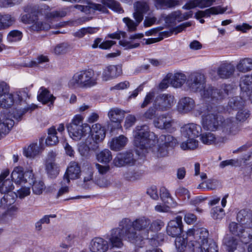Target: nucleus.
Segmentation results:
<instances>
[{
  "label": "nucleus",
  "instance_id": "obj_1",
  "mask_svg": "<svg viewBox=\"0 0 252 252\" xmlns=\"http://www.w3.org/2000/svg\"><path fill=\"white\" fill-rule=\"evenodd\" d=\"M150 219L146 216H140L131 221L128 218H124L119 222L126 231L128 241L139 247L142 242L148 238L150 232Z\"/></svg>",
  "mask_w": 252,
  "mask_h": 252
},
{
  "label": "nucleus",
  "instance_id": "obj_2",
  "mask_svg": "<svg viewBox=\"0 0 252 252\" xmlns=\"http://www.w3.org/2000/svg\"><path fill=\"white\" fill-rule=\"evenodd\" d=\"M187 235L192 247L199 248L201 252H218V246L214 241L208 240L209 232L205 228L195 230L189 229Z\"/></svg>",
  "mask_w": 252,
  "mask_h": 252
},
{
  "label": "nucleus",
  "instance_id": "obj_3",
  "mask_svg": "<svg viewBox=\"0 0 252 252\" xmlns=\"http://www.w3.org/2000/svg\"><path fill=\"white\" fill-rule=\"evenodd\" d=\"M98 77L91 69H82L75 72L69 80L67 85L71 89H88L96 86Z\"/></svg>",
  "mask_w": 252,
  "mask_h": 252
},
{
  "label": "nucleus",
  "instance_id": "obj_4",
  "mask_svg": "<svg viewBox=\"0 0 252 252\" xmlns=\"http://www.w3.org/2000/svg\"><path fill=\"white\" fill-rule=\"evenodd\" d=\"M222 110L221 107L212 104L207 105L205 109L199 113L202 114V123L205 129L212 131H218L221 119L219 113Z\"/></svg>",
  "mask_w": 252,
  "mask_h": 252
},
{
  "label": "nucleus",
  "instance_id": "obj_5",
  "mask_svg": "<svg viewBox=\"0 0 252 252\" xmlns=\"http://www.w3.org/2000/svg\"><path fill=\"white\" fill-rule=\"evenodd\" d=\"M134 133V145L143 151L142 154L146 152L150 147L151 140L150 138L151 132L147 125L137 126L133 131Z\"/></svg>",
  "mask_w": 252,
  "mask_h": 252
},
{
  "label": "nucleus",
  "instance_id": "obj_6",
  "mask_svg": "<svg viewBox=\"0 0 252 252\" xmlns=\"http://www.w3.org/2000/svg\"><path fill=\"white\" fill-rule=\"evenodd\" d=\"M16 198L10 194L4 195L0 200L4 211L0 216V220L7 222L15 218L19 211V205L15 203Z\"/></svg>",
  "mask_w": 252,
  "mask_h": 252
},
{
  "label": "nucleus",
  "instance_id": "obj_7",
  "mask_svg": "<svg viewBox=\"0 0 252 252\" xmlns=\"http://www.w3.org/2000/svg\"><path fill=\"white\" fill-rule=\"evenodd\" d=\"M231 87L225 85L220 90H218L212 86L204 87L200 92L201 97L206 101L217 100L222 99L227 96Z\"/></svg>",
  "mask_w": 252,
  "mask_h": 252
},
{
  "label": "nucleus",
  "instance_id": "obj_8",
  "mask_svg": "<svg viewBox=\"0 0 252 252\" xmlns=\"http://www.w3.org/2000/svg\"><path fill=\"white\" fill-rule=\"evenodd\" d=\"M230 232L237 236L240 241L248 244L252 239V226L239 225L235 222H231L229 225Z\"/></svg>",
  "mask_w": 252,
  "mask_h": 252
},
{
  "label": "nucleus",
  "instance_id": "obj_9",
  "mask_svg": "<svg viewBox=\"0 0 252 252\" xmlns=\"http://www.w3.org/2000/svg\"><path fill=\"white\" fill-rule=\"evenodd\" d=\"M33 175L32 170L31 168L24 171L22 167L17 166L12 172L11 177L12 181L16 185H24L26 183L32 182Z\"/></svg>",
  "mask_w": 252,
  "mask_h": 252
},
{
  "label": "nucleus",
  "instance_id": "obj_10",
  "mask_svg": "<svg viewBox=\"0 0 252 252\" xmlns=\"http://www.w3.org/2000/svg\"><path fill=\"white\" fill-rule=\"evenodd\" d=\"M176 103L175 96L170 94H160L155 98L153 106L159 111L170 110Z\"/></svg>",
  "mask_w": 252,
  "mask_h": 252
},
{
  "label": "nucleus",
  "instance_id": "obj_11",
  "mask_svg": "<svg viewBox=\"0 0 252 252\" xmlns=\"http://www.w3.org/2000/svg\"><path fill=\"white\" fill-rule=\"evenodd\" d=\"M206 83L204 75L199 72L191 73L188 77L186 85L190 91L198 92L204 88Z\"/></svg>",
  "mask_w": 252,
  "mask_h": 252
},
{
  "label": "nucleus",
  "instance_id": "obj_12",
  "mask_svg": "<svg viewBox=\"0 0 252 252\" xmlns=\"http://www.w3.org/2000/svg\"><path fill=\"white\" fill-rule=\"evenodd\" d=\"M21 19L23 23L30 25V28L33 31L47 30L50 28V25L49 24H43L39 21L37 16L35 15V11L24 14L21 16Z\"/></svg>",
  "mask_w": 252,
  "mask_h": 252
},
{
  "label": "nucleus",
  "instance_id": "obj_13",
  "mask_svg": "<svg viewBox=\"0 0 252 252\" xmlns=\"http://www.w3.org/2000/svg\"><path fill=\"white\" fill-rule=\"evenodd\" d=\"M239 129L233 119L227 118L220 120V124L218 131L222 138L230 135H235L238 133Z\"/></svg>",
  "mask_w": 252,
  "mask_h": 252
},
{
  "label": "nucleus",
  "instance_id": "obj_14",
  "mask_svg": "<svg viewBox=\"0 0 252 252\" xmlns=\"http://www.w3.org/2000/svg\"><path fill=\"white\" fill-rule=\"evenodd\" d=\"M135 161L133 152L126 151L117 154L113 160V164L117 167H122L132 166L135 164Z\"/></svg>",
  "mask_w": 252,
  "mask_h": 252
},
{
  "label": "nucleus",
  "instance_id": "obj_15",
  "mask_svg": "<svg viewBox=\"0 0 252 252\" xmlns=\"http://www.w3.org/2000/svg\"><path fill=\"white\" fill-rule=\"evenodd\" d=\"M90 131L93 143L90 144L89 148L95 150L98 149L97 144L102 142L105 137V129L100 124H95L92 126Z\"/></svg>",
  "mask_w": 252,
  "mask_h": 252
},
{
  "label": "nucleus",
  "instance_id": "obj_16",
  "mask_svg": "<svg viewBox=\"0 0 252 252\" xmlns=\"http://www.w3.org/2000/svg\"><path fill=\"white\" fill-rule=\"evenodd\" d=\"M126 231L119 226V227L113 228L111 231V234L108 238L111 246L113 248H121L123 245V237L128 240L126 236Z\"/></svg>",
  "mask_w": 252,
  "mask_h": 252
},
{
  "label": "nucleus",
  "instance_id": "obj_17",
  "mask_svg": "<svg viewBox=\"0 0 252 252\" xmlns=\"http://www.w3.org/2000/svg\"><path fill=\"white\" fill-rule=\"evenodd\" d=\"M94 169L90 164H87L83 166L81 172L80 181L78 182V186L85 189L90 188L93 184Z\"/></svg>",
  "mask_w": 252,
  "mask_h": 252
},
{
  "label": "nucleus",
  "instance_id": "obj_18",
  "mask_svg": "<svg viewBox=\"0 0 252 252\" xmlns=\"http://www.w3.org/2000/svg\"><path fill=\"white\" fill-rule=\"evenodd\" d=\"M51 8L46 4L41 5L36 12L37 15L44 16L47 20L62 18L66 15L67 12L64 10L50 12Z\"/></svg>",
  "mask_w": 252,
  "mask_h": 252
},
{
  "label": "nucleus",
  "instance_id": "obj_19",
  "mask_svg": "<svg viewBox=\"0 0 252 252\" xmlns=\"http://www.w3.org/2000/svg\"><path fill=\"white\" fill-rule=\"evenodd\" d=\"M183 230L182 218L177 216L174 219L171 220L168 223L166 231L169 235L172 237H177L180 235Z\"/></svg>",
  "mask_w": 252,
  "mask_h": 252
},
{
  "label": "nucleus",
  "instance_id": "obj_20",
  "mask_svg": "<svg viewBox=\"0 0 252 252\" xmlns=\"http://www.w3.org/2000/svg\"><path fill=\"white\" fill-rule=\"evenodd\" d=\"M67 130L70 137L74 140L79 141L85 137L90 131L91 127L84 123L82 126H75L74 127H67Z\"/></svg>",
  "mask_w": 252,
  "mask_h": 252
},
{
  "label": "nucleus",
  "instance_id": "obj_21",
  "mask_svg": "<svg viewBox=\"0 0 252 252\" xmlns=\"http://www.w3.org/2000/svg\"><path fill=\"white\" fill-rule=\"evenodd\" d=\"M26 95L25 92H19L16 94L15 96L12 94L6 93L0 98V107L8 108L13 105L14 99L16 100L18 98V101H21L24 99V96H26Z\"/></svg>",
  "mask_w": 252,
  "mask_h": 252
},
{
  "label": "nucleus",
  "instance_id": "obj_22",
  "mask_svg": "<svg viewBox=\"0 0 252 252\" xmlns=\"http://www.w3.org/2000/svg\"><path fill=\"white\" fill-rule=\"evenodd\" d=\"M81 172V168L78 163L74 161L70 162L63 177V182L69 184L70 180H76L80 178Z\"/></svg>",
  "mask_w": 252,
  "mask_h": 252
},
{
  "label": "nucleus",
  "instance_id": "obj_23",
  "mask_svg": "<svg viewBox=\"0 0 252 252\" xmlns=\"http://www.w3.org/2000/svg\"><path fill=\"white\" fill-rule=\"evenodd\" d=\"M65 130L63 124H60L56 128L52 126L48 130V136L46 139V144L49 146L55 145L59 142L58 133L62 134Z\"/></svg>",
  "mask_w": 252,
  "mask_h": 252
},
{
  "label": "nucleus",
  "instance_id": "obj_24",
  "mask_svg": "<svg viewBox=\"0 0 252 252\" xmlns=\"http://www.w3.org/2000/svg\"><path fill=\"white\" fill-rule=\"evenodd\" d=\"M122 73V66L119 65H109L103 70L101 78L103 81H107L120 76Z\"/></svg>",
  "mask_w": 252,
  "mask_h": 252
},
{
  "label": "nucleus",
  "instance_id": "obj_25",
  "mask_svg": "<svg viewBox=\"0 0 252 252\" xmlns=\"http://www.w3.org/2000/svg\"><path fill=\"white\" fill-rule=\"evenodd\" d=\"M195 107L194 100L189 97H184L179 99L177 105V111L181 114H187Z\"/></svg>",
  "mask_w": 252,
  "mask_h": 252
},
{
  "label": "nucleus",
  "instance_id": "obj_26",
  "mask_svg": "<svg viewBox=\"0 0 252 252\" xmlns=\"http://www.w3.org/2000/svg\"><path fill=\"white\" fill-rule=\"evenodd\" d=\"M9 172L6 171L0 175V192L1 193H4L5 195L10 194L14 196V193L10 192L14 189L12 181L9 179H6L8 176Z\"/></svg>",
  "mask_w": 252,
  "mask_h": 252
},
{
  "label": "nucleus",
  "instance_id": "obj_27",
  "mask_svg": "<svg viewBox=\"0 0 252 252\" xmlns=\"http://www.w3.org/2000/svg\"><path fill=\"white\" fill-rule=\"evenodd\" d=\"M108 248V242L100 237L94 238L90 242L91 252H106Z\"/></svg>",
  "mask_w": 252,
  "mask_h": 252
},
{
  "label": "nucleus",
  "instance_id": "obj_28",
  "mask_svg": "<svg viewBox=\"0 0 252 252\" xmlns=\"http://www.w3.org/2000/svg\"><path fill=\"white\" fill-rule=\"evenodd\" d=\"M107 115L111 122L116 124L117 128L121 127V123L125 116L124 110L118 107H113L108 111Z\"/></svg>",
  "mask_w": 252,
  "mask_h": 252
},
{
  "label": "nucleus",
  "instance_id": "obj_29",
  "mask_svg": "<svg viewBox=\"0 0 252 252\" xmlns=\"http://www.w3.org/2000/svg\"><path fill=\"white\" fill-rule=\"evenodd\" d=\"M134 12L133 17H136L138 19L143 20L144 14L150 10L149 4L148 2L144 0H140L136 2L133 4Z\"/></svg>",
  "mask_w": 252,
  "mask_h": 252
},
{
  "label": "nucleus",
  "instance_id": "obj_30",
  "mask_svg": "<svg viewBox=\"0 0 252 252\" xmlns=\"http://www.w3.org/2000/svg\"><path fill=\"white\" fill-rule=\"evenodd\" d=\"M226 8H222L220 6L216 7H212L204 11H198L195 14L196 19H199L200 22L202 24L204 23L205 21L202 18L205 17H209L211 15H216L219 14H222L226 10Z\"/></svg>",
  "mask_w": 252,
  "mask_h": 252
},
{
  "label": "nucleus",
  "instance_id": "obj_31",
  "mask_svg": "<svg viewBox=\"0 0 252 252\" xmlns=\"http://www.w3.org/2000/svg\"><path fill=\"white\" fill-rule=\"evenodd\" d=\"M192 15L191 12L182 14L180 11H175L171 12L164 18L165 23L167 24H174L176 22H180L184 20L188 19Z\"/></svg>",
  "mask_w": 252,
  "mask_h": 252
},
{
  "label": "nucleus",
  "instance_id": "obj_32",
  "mask_svg": "<svg viewBox=\"0 0 252 252\" xmlns=\"http://www.w3.org/2000/svg\"><path fill=\"white\" fill-rule=\"evenodd\" d=\"M183 134L188 138L196 137L201 135V126L195 124H188L182 127Z\"/></svg>",
  "mask_w": 252,
  "mask_h": 252
},
{
  "label": "nucleus",
  "instance_id": "obj_33",
  "mask_svg": "<svg viewBox=\"0 0 252 252\" xmlns=\"http://www.w3.org/2000/svg\"><path fill=\"white\" fill-rule=\"evenodd\" d=\"M237 220L239 225L252 226V212L246 209L240 210L237 214Z\"/></svg>",
  "mask_w": 252,
  "mask_h": 252
},
{
  "label": "nucleus",
  "instance_id": "obj_34",
  "mask_svg": "<svg viewBox=\"0 0 252 252\" xmlns=\"http://www.w3.org/2000/svg\"><path fill=\"white\" fill-rule=\"evenodd\" d=\"M128 142V139L124 135H120L112 139L109 142L110 149L114 151L123 149Z\"/></svg>",
  "mask_w": 252,
  "mask_h": 252
},
{
  "label": "nucleus",
  "instance_id": "obj_35",
  "mask_svg": "<svg viewBox=\"0 0 252 252\" xmlns=\"http://www.w3.org/2000/svg\"><path fill=\"white\" fill-rule=\"evenodd\" d=\"M235 71V67L230 63H223L217 69L218 76L222 79H226L232 76Z\"/></svg>",
  "mask_w": 252,
  "mask_h": 252
},
{
  "label": "nucleus",
  "instance_id": "obj_36",
  "mask_svg": "<svg viewBox=\"0 0 252 252\" xmlns=\"http://www.w3.org/2000/svg\"><path fill=\"white\" fill-rule=\"evenodd\" d=\"M173 122L171 119L165 115H161L154 121L155 127L161 129L170 130L172 128Z\"/></svg>",
  "mask_w": 252,
  "mask_h": 252
},
{
  "label": "nucleus",
  "instance_id": "obj_37",
  "mask_svg": "<svg viewBox=\"0 0 252 252\" xmlns=\"http://www.w3.org/2000/svg\"><path fill=\"white\" fill-rule=\"evenodd\" d=\"M37 98L38 100L43 104L49 103V106L53 105L56 99V97L44 87L40 89Z\"/></svg>",
  "mask_w": 252,
  "mask_h": 252
},
{
  "label": "nucleus",
  "instance_id": "obj_38",
  "mask_svg": "<svg viewBox=\"0 0 252 252\" xmlns=\"http://www.w3.org/2000/svg\"><path fill=\"white\" fill-rule=\"evenodd\" d=\"M236 67L238 72L242 73L251 72L252 70V58L247 57L240 59Z\"/></svg>",
  "mask_w": 252,
  "mask_h": 252
},
{
  "label": "nucleus",
  "instance_id": "obj_39",
  "mask_svg": "<svg viewBox=\"0 0 252 252\" xmlns=\"http://www.w3.org/2000/svg\"><path fill=\"white\" fill-rule=\"evenodd\" d=\"M154 4L157 9H166L180 5L178 0H153Z\"/></svg>",
  "mask_w": 252,
  "mask_h": 252
},
{
  "label": "nucleus",
  "instance_id": "obj_40",
  "mask_svg": "<svg viewBox=\"0 0 252 252\" xmlns=\"http://www.w3.org/2000/svg\"><path fill=\"white\" fill-rule=\"evenodd\" d=\"M170 84L174 88H180L187 80V77L185 74L182 73H176L174 74L169 75Z\"/></svg>",
  "mask_w": 252,
  "mask_h": 252
},
{
  "label": "nucleus",
  "instance_id": "obj_41",
  "mask_svg": "<svg viewBox=\"0 0 252 252\" xmlns=\"http://www.w3.org/2000/svg\"><path fill=\"white\" fill-rule=\"evenodd\" d=\"M216 0H191L186 4L183 8L189 9L199 7L203 8L211 6Z\"/></svg>",
  "mask_w": 252,
  "mask_h": 252
},
{
  "label": "nucleus",
  "instance_id": "obj_42",
  "mask_svg": "<svg viewBox=\"0 0 252 252\" xmlns=\"http://www.w3.org/2000/svg\"><path fill=\"white\" fill-rule=\"evenodd\" d=\"M223 243L228 252H233L240 245L239 240L234 236L226 235L223 239Z\"/></svg>",
  "mask_w": 252,
  "mask_h": 252
},
{
  "label": "nucleus",
  "instance_id": "obj_43",
  "mask_svg": "<svg viewBox=\"0 0 252 252\" xmlns=\"http://www.w3.org/2000/svg\"><path fill=\"white\" fill-rule=\"evenodd\" d=\"M41 151L39 145L32 143L24 149V155L28 158H32L38 155Z\"/></svg>",
  "mask_w": 252,
  "mask_h": 252
},
{
  "label": "nucleus",
  "instance_id": "obj_44",
  "mask_svg": "<svg viewBox=\"0 0 252 252\" xmlns=\"http://www.w3.org/2000/svg\"><path fill=\"white\" fill-rule=\"evenodd\" d=\"M14 121L10 119L5 118L3 116L0 117V132L2 135L7 134L14 126Z\"/></svg>",
  "mask_w": 252,
  "mask_h": 252
},
{
  "label": "nucleus",
  "instance_id": "obj_45",
  "mask_svg": "<svg viewBox=\"0 0 252 252\" xmlns=\"http://www.w3.org/2000/svg\"><path fill=\"white\" fill-rule=\"evenodd\" d=\"M159 143L168 148H173L177 143V140L170 134L161 135L159 138Z\"/></svg>",
  "mask_w": 252,
  "mask_h": 252
},
{
  "label": "nucleus",
  "instance_id": "obj_46",
  "mask_svg": "<svg viewBox=\"0 0 252 252\" xmlns=\"http://www.w3.org/2000/svg\"><path fill=\"white\" fill-rule=\"evenodd\" d=\"M98 30L97 27H87L79 29L72 33V35L78 39L83 38L87 34H92L96 32Z\"/></svg>",
  "mask_w": 252,
  "mask_h": 252
},
{
  "label": "nucleus",
  "instance_id": "obj_47",
  "mask_svg": "<svg viewBox=\"0 0 252 252\" xmlns=\"http://www.w3.org/2000/svg\"><path fill=\"white\" fill-rule=\"evenodd\" d=\"M15 22V18L10 14L0 13V30L7 28Z\"/></svg>",
  "mask_w": 252,
  "mask_h": 252
},
{
  "label": "nucleus",
  "instance_id": "obj_48",
  "mask_svg": "<svg viewBox=\"0 0 252 252\" xmlns=\"http://www.w3.org/2000/svg\"><path fill=\"white\" fill-rule=\"evenodd\" d=\"M251 155L249 153L247 158H243L240 159H231L221 161L220 163V166L221 168H224L226 166L230 165L232 166H239L241 164L242 162L249 160L250 158Z\"/></svg>",
  "mask_w": 252,
  "mask_h": 252
},
{
  "label": "nucleus",
  "instance_id": "obj_49",
  "mask_svg": "<svg viewBox=\"0 0 252 252\" xmlns=\"http://www.w3.org/2000/svg\"><path fill=\"white\" fill-rule=\"evenodd\" d=\"M49 62L48 58L43 55L38 56L36 59L30 61L27 63H25L24 66L28 67H39L40 65L47 63Z\"/></svg>",
  "mask_w": 252,
  "mask_h": 252
},
{
  "label": "nucleus",
  "instance_id": "obj_50",
  "mask_svg": "<svg viewBox=\"0 0 252 252\" xmlns=\"http://www.w3.org/2000/svg\"><path fill=\"white\" fill-rule=\"evenodd\" d=\"M199 142L194 137H189L186 141L180 144V147L183 150H194L198 147Z\"/></svg>",
  "mask_w": 252,
  "mask_h": 252
},
{
  "label": "nucleus",
  "instance_id": "obj_51",
  "mask_svg": "<svg viewBox=\"0 0 252 252\" xmlns=\"http://www.w3.org/2000/svg\"><path fill=\"white\" fill-rule=\"evenodd\" d=\"M101 3L115 12L123 13L124 11L120 3L116 0H101Z\"/></svg>",
  "mask_w": 252,
  "mask_h": 252
},
{
  "label": "nucleus",
  "instance_id": "obj_52",
  "mask_svg": "<svg viewBox=\"0 0 252 252\" xmlns=\"http://www.w3.org/2000/svg\"><path fill=\"white\" fill-rule=\"evenodd\" d=\"M187 236L188 235H187ZM188 241L189 242V245H191L192 246L191 242L189 239L188 236H187L186 238L182 237L177 236L175 240V245L178 252H183L184 251L187 247Z\"/></svg>",
  "mask_w": 252,
  "mask_h": 252
},
{
  "label": "nucleus",
  "instance_id": "obj_53",
  "mask_svg": "<svg viewBox=\"0 0 252 252\" xmlns=\"http://www.w3.org/2000/svg\"><path fill=\"white\" fill-rule=\"evenodd\" d=\"M32 181L29 184L32 185L33 193L37 195L41 194L45 188L44 183L40 180H36L34 176L32 177Z\"/></svg>",
  "mask_w": 252,
  "mask_h": 252
},
{
  "label": "nucleus",
  "instance_id": "obj_54",
  "mask_svg": "<svg viewBox=\"0 0 252 252\" xmlns=\"http://www.w3.org/2000/svg\"><path fill=\"white\" fill-rule=\"evenodd\" d=\"M112 158V154L108 149H104L96 155L97 160L101 163H108Z\"/></svg>",
  "mask_w": 252,
  "mask_h": 252
},
{
  "label": "nucleus",
  "instance_id": "obj_55",
  "mask_svg": "<svg viewBox=\"0 0 252 252\" xmlns=\"http://www.w3.org/2000/svg\"><path fill=\"white\" fill-rule=\"evenodd\" d=\"M46 169L51 178L56 177L59 173V168L54 161H46Z\"/></svg>",
  "mask_w": 252,
  "mask_h": 252
},
{
  "label": "nucleus",
  "instance_id": "obj_56",
  "mask_svg": "<svg viewBox=\"0 0 252 252\" xmlns=\"http://www.w3.org/2000/svg\"><path fill=\"white\" fill-rule=\"evenodd\" d=\"M200 135V140L204 144L211 145L217 143V138L215 135L211 132H205Z\"/></svg>",
  "mask_w": 252,
  "mask_h": 252
},
{
  "label": "nucleus",
  "instance_id": "obj_57",
  "mask_svg": "<svg viewBox=\"0 0 252 252\" xmlns=\"http://www.w3.org/2000/svg\"><path fill=\"white\" fill-rule=\"evenodd\" d=\"M133 18L135 20V22H134L132 20L128 17H125L123 19V21L126 26L127 30L129 32L135 31L136 30L137 27L142 21L141 20L138 21L136 17H133Z\"/></svg>",
  "mask_w": 252,
  "mask_h": 252
},
{
  "label": "nucleus",
  "instance_id": "obj_58",
  "mask_svg": "<svg viewBox=\"0 0 252 252\" xmlns=\"http://www.w3.org/2000/svg\"><path fill=\"white\" fill-rule=\"evenodd\" d=\"M245 98L241 96H235L231 98L228 102V106L232 109H237L241 108L244 103Z\"/></svg>",
  "mask_w": 252,
  "mask_h": 252
},
{
  "label": "nucleus",
  "instance_id": "obj_59",
  "mask_svg": "<svg viewBox=\"0 0 252 252\" xmlns=\"http://www.w3.org/2000/svg\"><path fill=\"white\" fill-rule=\"evenodd\" d=\"M56 217V215H45L35 223V227L36 230L40 231L41 230L42 225L43 223L48 224L50 223V218H55Z\"/></svg>",
  "mask_w": 252,
  "mask_h": 252
},
{
  "label": "nucleus",
  "instance_id": "obj_60",
  "mask_svg": "<svg viewBox=\"0 0 252 252\" xmlns=\"http://www.w3.org/2000/svg\"><path fill=\"white\" fill-rule=\"evenodd\" d=\"M22 33L18 30L10 31L7 35V39L9 42H16L21 40Z\"/></svg>",
  "mask_w": 252,
  "mask_h": 252
},
{
  "label": "nucleus",
  "instance_id": "obj_61",
  "mask_svg": "<svg viewBox=\"0 0 252 252\" xmlns=\"http://www.w3.org/2000/svg\"><path fill=\"white\" fill-rule=\"evenodd\" d=\"M175 194L177 196L181 198L183 200H189L190 198L189 191L182 187H180L176 189Z\"/></svg>",
  "mask_w": 252,
  "mask_h": 252
},
{
  "label": "nucleus",
  "instance_id": "obj_62",
  "mask_svg": "<svg viewBox=\"0 0 252 252\" xmlns=\"http://www.w3.org/2000/svg\"><path fill=\"white\" fill-rule=\"evenodd\" d=\"M20 186L21 188L17 190L15 195L20 199H23L30 194V188L29 187H26L25 185Z\"/></svg>",
  "mask_w": 252,
  "mask_h": 252
},
{
  "label": "nucleus",
  "instance_id": "obj_63",
  "mask_svg": "<svg viewBox=\"0 0 252 252\" xmlns=\"http://www.w3.org/2000/svg\"><path fill=\"white\" fill-rule=\"evenodd\" d=\"M168 148L165 147L160 143L158 148L155 151V154L158 158H163L168 155Z\"/></svg>",
  "mask_w": 252,
  "mask_h": 252
},
{
  "label": "nucleus",
  "instance_id": "obj_64",
  "mask_svg": "<svg viewBox=\"0 0 252 252\" xmlns=\"http://www.w3.org/2000/svg\"><path fill=\"white\" fill-rule=\"evenodd\" d=\"M225 213L224 210L219 207H216L212 209V217L216 220H220L223 218Z\"/></svg>",
  "mask_w": 252,
  "mask_h": 252
}]
</instances>
